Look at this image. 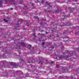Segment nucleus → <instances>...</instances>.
<instances>
[{"label": "nucleus", "instance_id": "obj_1", "mask_svg": "<svg viewBox=\"0 0 79 79\" xmlns=\"http://www.w3.org/2000/svg\"><path fill=\"white\" fill-rule=\"evenodd\" d=\"M67 52L68 53V56H60L59 57V60H62V59H67L69 57H70V56H72L73 54L75 55L76 54V52H74V53H69L68 51H67Z\"/></svg>", "mask_w": 79, "mask_h": 79}, {"label": "nucleus", "instance_id": "obj_2", "mask_svg": "<svg viewBox=\"0 0 79 79\" xmlns=\"http://www.w3.org/2000/svg\"><path fill=\"white\" fill-rule=\"evenodd\" d=\"M70 66H69L68 67L66 68L64 67H62L61 69L62 71H64L65 73H68V69H69Z\"/></svg>", "mask_w": 79, "mask_h": 79}, {"label": "nucleus", "instance_id": "obj_3", "mask_svg": "<svg viewBox=\"0 0 79 79\" xmlns=\"http://www.w3.org/2000/svg\"><path fill=\"white\" fill-rule=\"evenodd\" d=\"M6 61H1L0 63V64H2V66H1V68H3V67H4V66H5V64H6Z\"/></svg>", "mask_w": 79, "mask_h": 79}, {"label": "nucleus", "instance_id": "obj_4", "mask_svg": "<svg viewBox=\"0 0 79 79\" xmlns=\"http://www.w3.org/2000/svg\"><path fill=\"white\" fill-rule=\"evenodd\" d=\"M10 64L13 65L15 68H17L18 67V66H19L18 64H17V63H15L13 62H10Z\"/></svg>", "mask_w": 79, "mask_h": 79}, {"label": "nucleus", "instance_id": "obj_5", "mask_svg": "<svg viewBox=\"0 0 79 79\" xmlns=\"http://www.w3.org/2000/svg\"><path fill=\"white\" fill-rule=\"evenodd\" d=\"M39 58L40 60V61L39 62V63H41V64H42V62L44 61V60L43 59V58H42V56H39Z\"/></svg>", "mask_w": 79, "mask_h": 79}, {"label": "nucleus", "instance_id": "obj_6", "mask_svg": "<svg viewBox=\"0 0 79 79\" xmlns=\"http://www.w3.org/2000/svg\"><path fill=\"white\" fill-rule=\"evenodd\" d=\"M2 5H3V1L1 0L0 1V7H2Z\"/></svg>", "mask_w": 79, "mask_h": 79}, {"label": "nucleus", "instance_id": "obj_7", "mask_svg": "<svg viewBox=\"0 0 79 79\" xmlns=\"http://www.w3.org/2000/svg\"><path fill=\"white\" fill-rule=\"evenodd\" d=\"M21 44L23 47H26V44L24 43L23 42H22L21 43Z\"/></svg>", "mask_w": 79, "mask_h": 79}, {"label": "nucleus", "instance_id": "obj_8", "mask_svg": "<svg viewBox=\"0 0 79 79\" xmlns=\"http://www.w3.org/2000/svg\"><path fill=\"white\" fill-rule=\"evenodd\" d=\"M5 2H14V0H4Z\"/></svg>", "mask_w": 79, "mask_h": 79}, {"label": "nucleus", "instance_id": "obj_9", "mask_svg": "<svg viewBox=\"0 0 79 79\" xmlns=\"http://www.w3.org/2000/svg\"><path fill=\"white\" fill-rule=\"evenodd\" d=\"M50 64H51V66H53V65H54V64H55V63H54V62H51Z\"/></svg>", "mask_w": 79, "mask_h": 79}, {"label": "nucleus", "instance_id": "obj_10", "mask_svg": "<svg viewBox=\"0 0 79 79\" xmlns=\"http://www.w3.org/2000/svg\"><path fill=\"white\" fill-rule=\"evenodd\" d=\"M15 29H17V28L18 27V24H17L16 25H15Z\"/></svg>", "mask_w": 79, "mask_h": 79}, {"label": "nucleus", "instance_id": "obj_11", "mask_svg": "<svg viewBox=\"0 0 79 79\" xmlns=\"http://www.w3.org/2000/svg\"><path fill=\"white\" fill-rule=\"evenodd\" d=\"M79 29V27L77 26L76 27H74V29Z\"/></svg>", "mask_w": 79, "mask_h": 79}, {"label": "nucleus", "instance_id": "obj_12", "mask_svg": "<svg viewBox=\"0 0 79 79\" xmlns=\"http://www.w3.org/2000/svg\"><path fill=\"white\" fill-rule=\"evenodd\" d=\"M14 5L15 8H17V4H16L14 3Z\"/></svg>", "mask_w": 79, "mask_h": 79}, {"label": "nucleus", "instance_id": "obj_13", "mask_svg": "<svg viewBox=\"0 0 79 79\" xmlns=\"http://www.w3.org/2000/svg\"><path fill=\"white\" fill-rule=\"evenodd\" d=\"M46 4H47L48 5H49V6H50V8H51V6H50V4L48 3V2H46Z\"/></svg>", "mask_w": 79, "mask_h": 79}, {"label": "nucleus", "instance_id": "obj_14", "mask_svg": "<svg viewBox=\"0 0 79 79\" xmlns=\"http://www.w3.org/2000/svg\"><path fill=\"white\" fill-rule=\"evenodd\" d=\"M45 35V34H41L40 35V37H44Z\"/></svg>", "mask_w": 79, "mask_h": 79}, {"label": "nucleus", "instance_id": "obj_15", "mask_svg": "<svg viewBox=\"0 0 79 79\" xmlns=\"http://www.w3.org/2000/svg\"><path fill=\"white\" fill-rule=\"evenodd\" d=\"M35 30H37V28H35L33 30V32H35Z\"/></svg>", "mask_w": 79, "mask_h": 79}, {"label": "nucleus", "instance_id": "obj_16", "mask_svg": "<svg viewBox=\"0 0 79 79\" xmlns=\"http://www.w3.org/2000/svg\"><path fill=\"white\" fill-rule=\"evenodd\" d=\"M28 47L29 48V49L31 50V45H29L28 46Z\"/></svg>", "mask_w": 79, "mask_h": 79}, {"label": "nucleus", "instance_id": "obj_17", "mask_svg": "<svg viewBox=\"0 0 79 79\" xmlns=\"http://www.w3.org/2000/svg\"><path fill=\"white\" fill-rule=\"evenodd\" d=\"M20 61H21L22 62H23V61H24L23 60V59L21 58L20 59Z\"/></svg>", "mask_w": 79, "mask_h": 79}, {"label": "nucleus", "instance_id": "obj_18", "mask_svg": "<svg viewBox=\"0 0 79 79\" xmlns=\"http://www.w3.org/2000/svg\"><path fill=\"white\" fill-rule=\"evenodd\" d=\"M66 25H67V26H71V24L69 23H67Z\"/></svg>", "mask_w": 79, "mask_h": 79}, {"label": "nucleus", "instance_id": "obj_19", "mask_svg": "<svg viewBox=\"0 0 79 79\" xmlns=\"http://www.w3.org/2000/svg\"><path fill=\"white\" fill-rule=\"evenodd\" d=\"M2 56L3 58H5V54H3V55H2Z\"/></svg>", "mask_w": 79, "mask_h": 79}, {"label": "nucleus", "instance_id": "obj_20", "mask_svg": "<svg viewBox=\"0 0 79 79\" xmlns=\"http://www.w3.org/2000/svg\"><path fill=\"white\" fill-rule=\"evenodd\" d=\"M35 19H38L39 20V19L37 17H35Z\"/></svg>", "mask_w": 79, "mask_h": 79}, {"label": "nucleus", "instance_id": "obj_21", "mask_svg": "<svg viewBox=\"0 0 79 79\" xmlns=\"http://www.w3.org/2000/svg\"><path fill=\"white\" fill-rule=\"evenodd\" d=\"M4 21H5V22H8V20H6V19H4Z\"/></svg>", "mask_w": 79, "mask_h": 79}, {"label": "nucleus", "instance_id": "obj_22", "mask_svg": "<svg viewBox=\"0 0 79 79\" xmlns=\"http://www.w3.org/2000/svg\"><path fill=\"white\" fill-rule=\"evenodd\" d=\"M27 26H29V23H28V22H27Z\"/></svg>", "mask_w": 79, "mask_h": 79}, {"label": "nucleus", "instance_id": "obj_23", "mask_svg": "<svg viewBox=\"0 0 79 79\" xmlns=\"http://www.w3.org/2000/svg\"><path fill=\"white\" fill-rule=\"evenodd\" d=\"M46 64H47L48 63V60H46Z\"/></svg>", "mask_w": 79, "mask_h": 79}, {"label": "nucleus", "instance_id": "obj_24", "mask_svg": "<svg viewBox=\"0 0 79 79\" xmlns=\"http://www.w3.org/2000/svg\"><path fill=\"white\" fill-rule=\"evenodd\" d=\"M56 68H59V65H56Z\"/></svg>", "mask_w": 79, "mask_h": 79}, {"label": "nucleus", "instance_id": "obj_25", "mask_svg": "<svg viewBox=\"0 0 79 79\" xmlns=\"http://www.w3.org/2000/svg\"><path fill=\"white\" fill-rule=\"evenodd\" d=\"M79 48H77V50H78V51H79Z\"/></svg>", "mask_w": 79, "mask_h": 79}, {"label": "nucleus", "instance_id": "obj_26", "mask_svg": "<svg viewBox=\"0 0 79 79\" xmlns=\"http://www.w3.org/2000/svg\"><path fill=\"white\" fill-rule=\"evenodd\" d=\"M23 2V0H21V1H19V2L20 3H21V2Z\"/></svg>", "mask_w": 79, "mask_h": 79}, {"label": "nucleus", "instance_id": "obj_27", "mask_svg": "<svg viewBox=\"0 0 79 79\" xmlns=\"http://www.w3.org/2000/svg\"><path fill=\"white\" fill-rule=\"evenodd\" d=\"M33 35H34V37H35V33H34L33 34Z\"/></svg>", "mask_w": 79, "mask_h": 79}, {"label": "nucleus", "instance_id": "obj_28", "mask_svg": "<svg viewBox=\"0 0 79 79\" xmlns=\"http://www.w3.org/2000/svg\"><path fill=\"white\" fill-rule=\"evenodd\" d=\"M42 3H44V0H42L41 2Z\"/></svg>", "mask_w": 79, "mask_h": 79}, {"label": "nucleus", "instance_id": "obj_29", "mask_svg": "<svg viewBox=\"0 0 79 79\" xmlns=\"http://www.w3.org/2000/svg\"><path fill=\"white\" fill-rule=\"evenodd\" d=\"M31 5V6H33V5H34V4L32 3H31V5Z\"/></svg>", "mask_w": 79, "mask_h": 79}, {"label": "nucleus", "instance_id": "obj_30", "mask_svg": "<svg viewBox=\"0 0 79 79\" xmlns=\"http://www.w3.org/2000/svg\"><path fill=\"white\" fill-rule=\"evenodd\" d=\"M70 12H73V10H70Z\"/></svg>", "mask_w": 79, "mask_h": 79}, {"label": "nucleus", "instance_id": "obj_31", "mask_svg": "<svg viewBox=\"0 0 79 79\" xmlns=\"http://www.w3.org/2000/svg\"><path fill=\"white\" fill-rule=\"evenodd\" d=\"M10 10H13V8H11L10 9Z\"/></svg>", "mask_w": 79, "mask_h": 79}, {"label": "nucleus", "instance_id": "obj_32", "mask_svg": "<svg viewBox=\"0 0 79 79\" xmlns=\"http://www.w3.org/2000/svg\"><path fill=\"white\" fill-rule=\"evenodd\" d=\"M57 10H57V11H56V12H58V11H59V10L58 9H57Z\"/></svg>", "mask_w": 79, "mask_h": 79}, {"label": "nucleus", "instance_id": "obj_33", "mask_svg": "<svg viewBox=\"0 0 79 79\" xmlns=\"http://www.w3.org/2000/svg\"><path fill=\"white\" fill-rule=\"evenodd\" d=\"M40 25H42L43 24L42 23H40Z\"/></svg>", "mask_w": 79, "mask_h": 79}, {"label": "nucleus", "instance_id": "obj_34", "mask_svg": "<svg viewBox=\"0 0 79 79\" xmlns=\"http://www.w3.org/2000/svg\"><path fill=\"white\" fill-rule=\"evenodd\" d=\"M42 44L43 45H44V44H45V43H42Z\"/></svg>", "mask_w": 79, "mask_h": 79}, {"label": "nucleus", "instance_id": "obj_35", "mask_svg": "<svg viewBox=\"0 0 79 79\" xmlns=\"http://www.w3.org/2000/svg\"><path fill=\"white\" fill-rule=\"evenodd\" d=\"M71 78H73V76H71Z\"/></svg>", "mask_w": 79, "mask_h": 79}, {"label": "nucleus", "instance_id": "obj_36", "mask_svg": "<svg viewBox=\"0 0 79 79\" xmlns=\"http://www.w3.org/2000/svg\"><path fill=\"white\" fill-rule=\"evenodd\" d=\"M24 7V8H27V6H26Z\"/></svg>", "mask_w": 79, "mask_h": 79}, {"label": "nucleus", "instance_id": "obj_37", "mask_svg": "<svg viewBox=\"0 0 79 79\" xmlns=\"http://www.w3.org/2000/svg\"><path fill=\"white\" fill-rule=\"evenodd\" d=\"M24 13H25V14H26V13H27V12H24Z\"/></svg>", "mask_w": 79, "mask_h": 79}, {"label": "nucleus", "instance_id": "obj_38", "mask_svg": "<svg viewBox=\"0 0 79 79\" xmlns=\"http://www.w3.org/2000/svg\"><path fill=\"white\" fill-rule=\"evenodd\" d=\"M45 33H46V34H48V33H47V31H46V32H45Z\"/></svg>", "mask_w": 79, "mask_h": 79}, {"label": "nucleus", "instance_id": "obj_39", "mask_svg": "<svg viewBox=\"0 0 79 79\" xmlns=\"http://www.w3.org/2000/svg\"><path fill=\"white\" fill-rule=\"evenodd\" d=\"M44 12H47V10H44Z\"/></svg>", "mask_w": 79, "mask_h": 79}, {"label": "nucleus", "instance_id": "obj_40", "mask_svg": "<svg viewBox=\"0 0 79 79\" xmlns=\"http://www.w3.org/2000/svg\"><path fill=\"white\" fill-rule=\"evenodd\" d=\"M19 54H21V52H19Z\"/></svg>", "mask_w": 79, "mask_h": 79}, {"label": "nucleus", "instance_id": "obj_41", "mask_svg": "<svg viewBox=\"0 0 79 79\" xmlns=\"http://www.w3.org/2000/svg\"><path fill=\"white\" fill-rule=\"evenodd\" d=\"M44 31V30H41V32H43Z\"/></svg>", "mask_w": 79, "mask_h": 79}, {"label": "nucleus", "instance_id": "obj_42", "mask_svg": "<svg viewBox=\"0 0 79 79\" xmlns=\"http://www.w3.org/2000/svg\"><path fill=\"white\" fill-rule=\"evenodd\" d=\"M57 37H59V35H57Z\"/></svg>", "mask_w": 79, "mask_h": 79}, {"label": "nucleus", "instance_id": "obj_43", "mask_svg": "<svg viewBox=\"0 0 79 79\" xmlns=\"http://www.w3.org/2000/svg\"><path fill=\"white\" fill-rule=\"evenodd\" d=\"M59 77H60V78H61V76H60Z\"/></svg>", "mask_w": 79, "mask_h": 79}, {"label": "nucleus", "instance_id": "obj_44", "mask_svg": "<svg viewBox=\"0 0 79 79\" xmlns=\"http://www.w3.org/2000/svg\"><path fill=\"white\" fill-rule=\"evenodd\" d=\"M10 56L11 55V53H10Z\"/></svg>", "mask_w": 79, "mask_h": 79}, {"label": "nucleus", "instance_id": "obj_45", "mask_svg": "<svg viewBox=\"0 0 79 79\" xmlns=\"http://www.w3.org/2000/svg\"><path fill=\"white\" fill-rule=\"evenodd\" d=\"M33 60V59H32V58L30 59V60Z\"/></svg>", "mask_w": 79, "mask_h": 79}, {"label": "nucleus", "instance_id": "obj_46", "mask_svg": "<svg viewBox=\"0 0 79 79\" xmlns=\"http://www.w3.org/2000/svg\"><path fill=\"white\" fill-rule=\"evenodd\" d=\"M60 26H61V27H62V26H63V25H61Z\"/></svg>", "mask_w": 79, "mask_h": 79}, {"label": "nucleus", "instance_id": "obj_47", "mask_svg": "<svg viewBox=\"0 0 79 79\" xmlns=\"http://www.w3.org/2000/svg\"><path fill=\"white\" fill-rule=\"evenodd\" d=\"M31 63H32V60L31 61Z\"/></svg>", "mask_w": 79, "mask_h": 79}, {"label": "nucleus", "instance_id": "obj_48", "mask_svg": "<svg viewBox=\"0 0 79 79\" xmlns=\"http://www.w3.org/2000/svg\"><path fill=\"white\" fill-rule=\"evenodd\" d=\"M63 34H64V33H63Z\"/></svg>", "mask_w": 79, "mask_h": 79}, {"label": "nucleus", "instance_id": "obj_49", "mask_svg": "<svg viewBox=\"0 0 79 79\" xmlns=\"http://www.w3.org/2000/svg\"><path fill=\"white\" fill-rule=\"evenodd\" d=\"M37 2L38 3L39 2V1H38V0H37Z\"/></svg>", "mask_w": 79, "mask_h": 79}, {"label": "nucleus", "instance_id": "obj_50", "mask_svg": "<svg viewBox=\"0 0 79 79\" xmlns=\"http://www.w3.org/2000/svg\"><path fill=\"white\" fill-rule=\"evenodd\" d=\"M28 63H30V61H28Z\"/></svg>", "mask_w": 79, "mask_h": 79}, {"label": "nucleus", "instance_id": "obj_51", "mask_svg": "<svg viewBox=\"0 0 79 79\" xmlns=\"http://www.w3.org/2000/svg\"><path fill=\"white\" fill-rule=\"evenodd\" d=\"M65 42H68V40H67L66 41H65Z\"/></svg>", "mask_w": 79, "mask_h": 79}, {"label": "nucleus", "instance_id": "obj_52", "mask_svg": "<svg viewBox=\"0 0 79 79\" xmlns=\"http://www.w3.org/2000/svg\"><path fill=\"white\" fill-rule=\"evenodd\" d=\"M40 67H42V66H41V65H40Z\"/></svg>", "mask_w": 79, "mask_h": 79}, {"label": "nucleus", "instance_id": "obj_53", "mask_svg": "<svg viewBox=\"0 0 79 79\" xmlns=\"http://www.w3.org/2000/svg\"><path fill=\"white\" fill-rule=\"evenodd\" d=\"M48 12H49V11H48Z\"/></svg>", "mask_w": 79, "mask_h": 79}, {"label": "nucleus", "instance_id": "obj_54", "mask_svg": "<svg viewBox=\"0 0 79 79\" xmlns=\"http://www.w3.org/2000/svg\"><path fill=\"white\" fill-rule=\"evenodd\" d=\"M76 71H78V70H77Z\"/></svg>", "mask_w": 79, "mask_h": 79}, {"label": "nucleus", "instance_id": "obj_55", "mask_svg": "<svg viewBox=\"0 0 79 79\" xmlns=\"http://www.w3.org/2000/svg\"><path fill=\"white\" fill-rule=\"evenodd\" d=\"M0 48H1V47L0 46Z\"/></svg>", "mask_w": 79, "mask_h": 79}, {"label": "nucleus", "instance_id": "obj_56", "mask_svg": "<svg viewBox=\"0 0 79 79\" xmlns=\"http://www.w3.org/2000/svg\"><path fill=\"white\" fill-rule=\"evenodd\" d=\"M50 73H52V72H51V71H50Z\"/></svg>", "mask_w": 79, "mask_h": 79}, {"label": "nucleus", "instance_id": "obj_57", "mask_svg": "<svg viewBox=\"0 0 79 79\" xmlns=\"http://www.w3.org/2000/svg\"><path fill=\"white\" fill-rule=\"evenodd\" d=\"M0 58H2V57H0Z\"/></svg>", "mask_w": 79, "mask_h": 79}, {"label": "nucleus", "instance_id": "obj_58", "mask_svg": "<svg viewBox=\"0 0 79 79\" xmlns=\"http://www.w3.org/2000/svg\"><path fill=\"white\" fill-rule=\"evenodd\" d=\"M30 3H31V2H30Z\"/></svg>", "mask_w": 79, "mask_h": 79}, {"label": "nucleus", "instance_id": "obj_59", "mask_svg": "<svg viewBox=\"0 0 79 79\" xmlns=\"http://www.w3.org/2000/svg\"><path fill=\"white\" fill-rule=\"evenodd\" d=\"M44 20L45 21V19H44Z\"/></svg>", "mask_w": 79, "mask_h": 79}, {"label": "nucleus", "instance_id": "obj_60", "mask_svg": "<svg viewBox=\"0 0 79 79\" xmlns=\"http://www.w3.org/2000/svg\"><path fill=\"white\" fill-rule=\"evenodd\" d=\"M36 78H37V77H36Z\"/></svg>", "mask_w": 79, "mask_h": 79}, {"label": "nucleus", "instance_id": "obj_61", "mask_svg": "<svg viewBox=\"0 0 79 79\" xmlns=\"http://www.w3.org/2000/svg\"><path fill=\"white\" fill-rule=\"evenodd\" d=\"M44 73H45V72H44Z\"/></svg>", "mask_w": 79, "mask_h": 79}, {"label": "nucleus", "instance_id": "obj_62", "mask_svg": "<svg viewBox=\"0 0 79 79\" xmlns=\"http://www.w3.org/2000/svg\"><path fill=\"white\" fill-rule=\"evenodd\" d=\"M5 52H6V51Z\"/></svg>", "mask_w": 79, "mask_h": 79}, {"label": "nucleus", "instance_id": "obj_63", "mask_svg": "<svg viewBox=\"0 0 79 79\" xmlns=\"http://www.w3.org/2000/svg\"><path fill=\"white\" fill-rule=\"evenodd\" d=\"M34 67H35V66H34Z\"/></svg>", "mask_w": 79, "mask_h": 79}]
</instances>
